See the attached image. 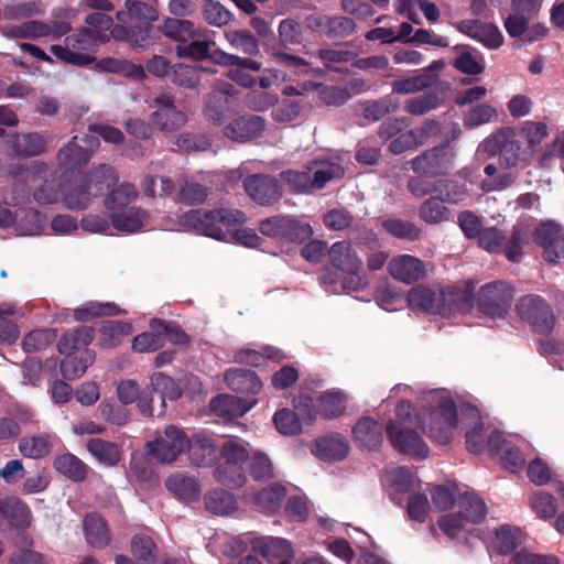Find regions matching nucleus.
I'll return each mask as SVG.
<instances>
[{"label": "nucleus", "mask_w": 564, "mask_h": 564, "mask_svg": "<svg viewBox=\"0 0 564 564\" xmlns=\"http://www.w3.org/2000/svg\"><path fill=\"white\" fill-rule=\"evenodd\" d=\"M454 293L419 285L408 293L410 307L431 314L448 315L453 311Z\"/></svg>", "instance_id": "obj_11"}, {"label": "nucleus", "mask_w": 564, "mask_h": 564, "mask_svg": "<svg viewBox=\"0 0 564 564\" xmlns=\"http://www.w3.org/2000/svg\"><path fill=\"white\" fill-rule=\"evenodd\" d=\"M383 481L389 487L393 500H395L394 495L406 494L419 484V479L412 468L395 465L386 468Z\"/></svg>", "instance_id": "obj_24"}, {"label": "nucleus", "mask_w": 564, "mask_h": 564, "mask_svg": "<svg viewBox=\"0 0 564 564\" xmlns=\"http://www.w3.org/2000/svg\"><path fill=\"white\" fill-rule=\"evenodd\" d=\"M239 90L230 83L218 82L208 94L205 115L215 124H221L241 108Z\"/></svg>", "instance_id": "obj_9"}, {"label": "nucleus", "mask_w": 564, "mask_h": 564, "mask_svg": "<svg viewBox=\"0 0 564 564\" xmlns=\"http://www.w3.org/2000/svg\"><path fill=\"white\" fill-rule=\"evenodd\" d=\"M160 30L165 36L180 42V44L187 43L197 35V29L194 26V23L185 19L167 18L160 26Z\"/></svg>", "instance_id": "obj_43"}, {"label": "nucleus", "mask_w": 564, "mask_h": 564, "mask_svg": "<svg viewBox=\"0 0 564 564\" xmlns=\"http://www.w3.org/2000/svg\"><path fill=\"white\" fill-rule=\"evenodd\" d=\"M171 80L177 86L195 88L200 83L198 66L177 64L172 67Z\"/></svg>", "instance_id": "obj_64"}, {"label": "nucleus", "mask_w": 564, "mask_h": 564, "mask_svg": "<svg viewBox=\"0 0 564 564\" xmlns=\"http://www.w3.org/2000/svg\"><path fill=\"white\" fill-rule=\"evenodd\" d=\"M15 314V305L6 302L0 303V344L12 345L19 339L20 329L12 319Z\"/></svg>", "instance_id": "obj_48"}, {"label": "nucleus", "mask_w": 564, "mask_h": 564, "mask_svg": "<svg viewBox=\"0 0 564 564\" xmlns=\"http://www.w3.org/2000/svg\"><path fill=\"white\" fill-rule=\"evenodd\" d=\"M99 145L100 142L96 135H75L67 144L59 149L57 153L58 164L65 172L82 167L89 162L93 153Z\"/></svg>", "instance_id": "obj_12"}, {"label": "nucleus", "mask_w": 564, "mask_h": 564, "mask_svg": "<svg viewBox=\"0 0 564 564\" xmlns=\"http://www.w3.org/2000/svg\"><path fill=\"white\" fill-rule=\"evenodd\" d=\"M192 463L198 467L209 465L215 457L216 446L214 440L207 435L197 434L189 446Z\"/></svg>", "instance_id": "obj_51"}, {"label": "nucleus", "mask_w": 564, "mask_h": 564, "mask_svg": "<svg viewBox=\"0 0 564 564\" xmlns=\"http://www.w3.org/2000/svg\"><path fill=\"white\" fill-rule=\"evenodd\" d=\"M95 339V328L78 326L66 330L57 341V352H90L88 346Z\"/></svg>", "instance_id": "obj_25"}, {"label": "nucleus", "mask_w": 564, "mask_h": 564, "mask_svg": "<svg viewBox=\"0 0 564 564\" xmlns=\"http://www.w3.org/2000/svg\"><path fill=\"white\" fill-rule=\"evenodd\" d=\"M519 134L525 142L524 149L531 152V156H533L534 149L547 135V124L542 121H524L519 128Z\"/></svg>", "instance_id": "obj_56"}, {"label": "nucleus", "mask_w": 564, "mask_h": 564, "mask_svg": "<svg viewBox=\"0 0 564 564\" xmlns=\"http://www.w3.org/2000/svg\"><path fill=\"white\" fill-rule=\"evenodd\" d=\"M444 204L445 202L438 195L425 199L420 206V218L430 225H437L449 220L452 214Z\"/></svg>", "instance_id": "obj_49"}, {"label": "nucleus", "mask_w": 564, "mask_h": 564, "mask_svg": "<svg viewBox=\"0 0 564 564\" xmlns=\"http://www.w3.org/2000/svg\"><path fill=\"white\" fill-rule=\"evenodd\" d=\"M531 152L525 150L519 140L508 138L499 154V164L503 170H510L519 165L527 166L531 162Z\"/></svg>", "instance_id": "obj_36"}, {"label": "nucleus", "mask_w": 564, "mask_h": 564, "mask_svg": "<svg viewBox=\"0 0 564 564\" xmlns=\"http://www.w3.org/2000/svg\"><path fill=\"white\" fill-rule=\"evenodd\" d=\"M122 311L113 302H87L84 305L74 310L73 318L76 322H87L95 317L100 316H115L121 314Z\"/></svg>", "instance_id": "obj_50"}, {"label": "nucleus", "mask_w": 564, "mask_h": 564, "mask_svg": "<svg viewBox=\"0 0 564 564\" xmlns=\"http://www.w3.org/2000/svg\"><path fill=\"white\" fill-rule=\"evenodd\" d=\"M498 119L497 109L489 104H479L464 115V126L468 129L494 122Z\"/></svg>", "instance_id": "obj_61"}, {"label": "nucleus", "mask_w": 564, "mask_h": 564, "mask_svg": "<svg viewBox=\"0 0 564 564\" xmlns=\"http://www.w3.org/2000/svg\"><path fill=\"white\" fill-rule=\"evenodd\" d=\"M54 468L75 482L84 481L88 474V466L70 453L58 455L54 459Z\"/></svg>", "instance_id": "obj_41"}, {"label": "nucleus", "mask_w": 564, "mask_h": 564, "mask_svg": "<svg viewBox=\"0 0 564 564\" xmlns=\"http://www.w3.org/2000/svg\"><path fill=\"white\" fill-rule=\"evenodd\" d=\"M249 196L262 205L276 200L280 196L276 181L268 175L249 177Z\"/></svg>", "instance_id": "obj_34"}, {"label": "nucleus", "mask_w": 564, "mask_h": 564, "mask_svg": "<svg viewBox=\"0 0 564 564\" xmlns=\"http://www.w3.org/2000/svg\"><path fill=\"white\" fill-rule=\"evenodd\" d=\"M417 423L440 445L449 444L465 431L470 452L479 453L485 447L478 410L468 404L458 406L455 395L447 389H431L422 394V413L417 416Z\"/></svg>", "instance_id": "obj_1"}, {"label": "nucleus", "mask_w": 564, "mask_h": 564, "mask_svg": "<svg viewBox=\"0 0 564 564\" xmlns=\"http://www.w3.org/2000/svg\"><path fill=\"white\" fill-rule=\"evenodd\" d=\"M243 217L237 209H192L181 216L180 225L198 235L247 247V230L238 228Z\"/></svg>", "instance_id": "obj_3"}, {"label": "nucleus", "mask_w": 564, "mask_h": 564, "mask_svg": "<svg viewBox=\"0 0 564 564\" xmlns=\"http://www.w3.org/2000/svg\"><path fill=\"white\" fill-rule=\"evenodd\" d=\"M86 446L91 456L105 466L113 467L121 459L120 447L113 442L96 437L89 440Z\"/></svg>", "instance_id": "obj_39"}, {"label": "nucleus", "mask_w": 564, "mask_h": 564, "mask_svg": "<svg viewBox=\"0 0 564 564\" xmlns=\"http://www.w3.org/2000/svg\"><path fill=\"white\" fill-rule=\"evenodd\" d=\"M286 496V489L279 484H271L259 490H253L249 502H252L260 511L265 513H273L281 507L283 499Z\"/></svg>", "instance_id": "obj_29"}, {"label": "nucleus", "mask_w": 564, "mask_h": 564, "mask_svg": "<svg viewBox=\"0 0 564 564\" xmlns=\"http://www.w3.org/2000/svg\"><path fill=\"white\" fill-rule=\"evenodd\" d=\"M355 441L369 451L379 448L382 443V427L379 422L371 417H362L355 425L354 430Z\"/></svg>", "instance_id": "obj_31"}, {"label": "nucleus", "mask_w": 564, "mask_h": 564, "mask_svg": "<svg viewBox=\"0 0 564 564\" xmlns=\"http://www.w3.org/2000/svg\"><path fill=\"white\" fill-rule=\"evenodd\" d=\"M513 299L510 284L497 281L480 288L477 304L480 311L491 317H502L509 310Z\"/></svg>", "instance_id": "obj_13"}, {"label": "nucleus", "mask_w": 564, "mask_h": 564, "mask_svg": "<svg viewBox=\"0 0 564 564\" xmlns=\"http://www.w3.org/2000/svg\"><path fill=\"white\" fill-rule=\"evenodd\" d=\"M48 32V23L39 20H30L18 25L9 26L7 35L12 39L35 40L47 37Z\"/></svg>", "instance_id": "obj_59"}, {"label": "nucleus", "mask_w": 564, "mask_h": 564, "mask_svg": "<svg viewBox=\"0 0 564 564\" xmlns=\"http://www.w3.org/2000/svg\"><path fill=\"white\" fill-rule=\"evenodd\" d=\"M32 513L25 502L17 497H6L3 508V525L25 529L31 523Z\"/></svg>", "instance_id": "obj_32"}, {"label": "nucleus", "mask_w": 564, "mask_h": 564, "mask_svg": "<svg viewBox=\"0 0 564 564\" xmlns=\"http://www.w3.org/2000/svg\"><path fill=\"white\" fill-rule=\"evenodd\" d=\"M329 260L334 268L346 273L341 286L346 291H359L368 285L362 271V262L357 252L347 241H337L329 249Z\"/></svg>", "instance_id": "obj_7"}, {"label": "nucleus", "mask_w": 564, "mask_h": 564, "mask_svg": "<svg viewBox=\"0 0 564 564\" xmlns=\"http://www.w3.org/2000/svg\"><path fill=\"white\" fill-rule=\"evenodd\" d=\"M130 552L140 564H155L158 561V545L147 533H137L131 538Z\"/></svg>", "instance_id": "obj_38"}, {"label": "nucleus", "mask_w": 564, "mask_h": 564, "mask_svg": "<svg viewBox=\"0 0 564 564\" xmlns=\"http://www.w3.org/2000/svg\"><path fill=\"white\" fill-rule=\"evenodd\" d=\"M426 391L424 390L419 394L416 399L419 411L414 414L413 403L408 400L409 397L414 394V389L411 386L395 384L390 390L389 397L382 401V404L387 406L390 405V400L397 402L395 420H389L386 426V433L392 447L415 458H425L429 455L426 443L416 431L411 429V425H415L425 433L417 423V416L422 413V394Z\"/></svg>", "instance_id": "obj_2"}, {"label": "nucleus", "mask_w": 564, "mask_h": 564, "mask_svg": "<svg viewBox=\"0 0 564 564\" xmlns=\"http://www.w3.org/2000/svg\"><path fill=\"white\" fill-rule=\"evenodd\" d=\"M139 196L135 185L123 182L107 193L104 199L112 226L123 232L133 234L142 229L149 213L133 205Z\"/></svg>", "instance_id": "obj_5"}, {"label": "nucleus", "mask_w": 564, "mask_h": 564, "mask_svg": "<svg viewBox=\"0 0 564 564\" xmlns=\"http://www.w3.org/2000/svg\"><path fill=\"white\" fill-rule=\"evenodd\" d=\"M151 386L152 389L160 393L161 397V406L162 410L159 415L164 414L165 409V399L169 400H177L182 395V390L178 384L173 380V378L165 376L162 372H155L151 377Z\"/></svg>", "instance_id": "obj_54"}, {"label": "nucleus", "mask_w": 564, "mask_h": 564, "mask_svg": "<svg viewBox=\"0 0 564 564\" xmlns=\"http://www.w3.org/2000/svg\"><path fill=\"white\" fill-rule=\"evenodd\" d=\"M544 0H511L510 11L505 19V29L509 36L520 37L527 23L535 18L543 7Z\"/></svg>", "instance_id": "obj_19"}, {"label": "nucleus", "mask_w": 564, "mask_h": 564, "mask_svg": "<svg viewBox=\"0 0 564 564\" xmlns=\"http://www.w3.org/2000/svg\"><path fill=\"white\" fill-rule=\"evenodd\" d=\"M456 28L459 32L480 42L489 50H497L503 43V35L499 28L494 23L468 19L458 22Z\"/></svg>", "instance_id": "obj_22"}, {"label": "nucleus", "mask_w": 564, "mask_h": 564, "mask_svg": "<svg viewBox=\"0 0 564 564\" xmlns=\"http://www.w3.org/2000/svg\"><path fill=\"white\" fill-rule=\"evenodd\" d=\"M202 14L209 25L218 28L226 25L232 18L231 12L217 0H204Z\"/></svg>", "instance_id": "obj_62"}, {"label": "nucleus", "mask_w": 564, "mask_h": 564, "mask_svg": "<svg viewBox=\"0 0 564 564\" xmlns=\"http://www.w3.org/2000/svg\"><path fill=\"white\" fill-rule=\"evenodd\" d=\"M159 12L154 4L138 0H127L126 11H118L117 19L121 23H133L151 25L155 21Z\"/></svg>", "instance_id": "obj_30"}, {"label": "nucleus", "mask_w": 564, "mask_h": 564, "mask_svg": "<svg viewBox=\"0 0 564 564\" xmlns=\"http://www.w3.org/2000/svg\"><path fill=\"white\" fill-rule=\"evenodd\" d=\"M308 164L315 191L324 188L328 182L339 180L345 174V170L339 160L317 159Z\"/></svg>", "instance_id": "obj_28"}, {"label": "nucleus", "mask_w": 564, "mask_h": 564, "mask_svg": "<svg viewBox=\"0 0 564 564\" xmlns=\"http://www.w3.org/2000/svg\"><path fill=\"white\" fill-rule=\"evenodd\" d=\"M87 543L95 549H105L111 541L108 523L98 513H88L83 521Z\"/></svg>", "instance_id": "obj_26"}, {"label": "nucleus", "mask_w": 564, "mask_h": 564, "mask_svg": "<svg viewBox=\"0 0 564 564\" xmlns=\"http://www.w3.org/2000/svg\"><path fill=\"white\" fill-rule=\"evenodd\" d=\"M205 507L214 514L227 516L236 511L237 500L229 491L217 488L205 496Z\"/></svg>", "instance_id": "obj_47"}, {"label": "nucleus", "mask_w": 564, "mask_h": 564, "mask_svg": "<svg viewBox=\"0 0 564 564\" xmlns=\"http://www.w3.org/2000/svg\"><path fill=\"white\" fill-rule=\"evenodd\" d=\"M166 341L180 348H188L192 337L177 322L154 317L149 322V330L133 338L132 349L133 352H155Z\"/></svg>", "instance_id": "obj_6"}, {"label": "nucleus", "mask_w": 564, "mask_h": 564, "mask_svg": "<svg viewBox=\"0 0 564 564\" xmlns=\"http://www.w3.org/2000/svg\"><path fill=\"white\" fill-rule=\"evenodd\" d=\"M46 141L43 135L36 132L17 135L13 142V150L21 156H36L44 152Z\"/></svg>", "instance_id": "obj_58"}, {"label": "nucleus", "mask_w": 564, "mask_h": 564, "mask_svg": "<svg viewBox=\"0 0 564 564\" xmlns=\"http://www.w3.org/2000/svg\"><path fill=\"white\" fill-rule=\"evenodd\" d=\"M209 187L186 178L177 180V193L174 197L176 203L188 206L204 204L209 195Z\"/></svg>", "instance_id": "obj_37"}, {"label": "nucleus", "mask_w": 564, "mask_h": 564, "mask_svg": "<svg viewBox=\"0 0 564 564\" xmlns=\"http://www.w3.org/2000/svg\"><path fill=\"white\" fill-rule=\"evenodd\" d=\"M348 440L340 434L319 437L314 443L313 454L327 462L341 460L349 454Z\"/></svg>", "instance_id": "obj_23"}, {"label": "nucleus", "mask_w": 564, "mask_h": 564, "mask_svg": "<svg viewBox=\"0 0 564 564\" xmlns=\"http://www.w3.org/2000/svg\"><path fill=\"white\" fill-rule=\"evenodd\" d=\"M528 232L524 229L514 230L511 239L506 242L505 237L494 227L482 229L478 236L479 246L489 252H503L510 261H519L522 256V246Z\"/></svg>", "instance_id": "obj_14"}, {"label": "nucleus", "mask_w": 564, "mask_h": 564, "mask_svg": "<svg viewBox=\"0 0 564 564\" xmlns=\"http://www.w3.org/2000/svg\"><path fill=\"white\" fill-rule=\"evenodd\" d=\"M388 271L394 280L405 284L423 280L427 274L426 264L411 254L393 257L388 263Z\"/></svg>", "instance_id": "obj_21"}, {"label": "nucleus", "mask_w": 564, "mask_h": 564, "mask_svg": "<svg viewBox=\"0 0 564 564\" xmlns=\"http://www.w3.org/2000/svg\"><path fill=\"white\" fill-rule=\"evenodd\" d=\"M57 338V330L53 328L35 329L25 335L22 341L24 352L46 350Z\"/></svg>", "instance_id": "obj_57"}, {"label": "nucleus", "mask_w": 564, "mask_h": 564, "mask_svg": "<svg viewBox=\"0 0 564 564\" xmlns=\"http://www.w3.org/2000/svg\"><path fill=\"white\" fill-rule=\"evenodd\" d=\"M50 434L24 436L19 442V451L24 457L40 459L50 455L52 451Z\"/></svg>", "instance_id": "obj_45"}, {"label": "nucleus", "mask_w": 564, "mask_h": 564, "mask_svg": "<svg viewBox=\"0 0 564 564\" xmlns=\"http://www.w3.org/2000/svg\"><path fill=\"white\" fill-rule=\"evenodd\" d=\"M455 152L447 145L425 151L411 161L412 170L420 175L435 177L447 174L454 166Z\"/></svg>", "instance_id": "obj_15"}, {"label": "nucleus", "mask_w": 564, "mask_h": 564, "mask_svg": "<svg viewBox=\"0 0 564 564\" xmlns=\"http://www.w3.org/2000/svg\"><path fill=\"white\" fill-rule=\"evenodd\" d=\"M433 83L434 76L430 75L429 72H422L413 77L394 80L392 83V90L397 94H413L429 87Z\"/></svg>", "instance_id": "obj_63"}, {"label": "nucleus", "mask_w": 564, "mask_h": 564, "mask_svg": "<svg viewBox=\"0 0 564 564\" xmlns=\"http://www.w3.org/2000/svg\"><path fill=\"white\" fill-rule=\"evenodd\" d=\"M152 455L161 463H172L177 456L189 451L191 441L178 427L170 425L165 429L164 435L149 444Z\"/></svg>", "instance_id": "obj_18"}, {"label": "nucleus", "mask_w": 564, "mask_h": 564, "mask_svg": "<svg viewBox=\"0 0 564 564\" xmlns=\"http://www.w3.org/2000/svg\"><path fill=\"white\" fill-rule=\"evenodd\" d=\"M525 541V534L518 527L503 524L496 530L495 549L501 554L514 552Z\"/></svg>", "instance_id": "obj_40"}, {"label": "nucleus", "mask_w": 564, "mask_h": 564, "mask_svg": "<svg viewBox=\"0 0 564 564\" xmlns=\"http://www.w3.org/2000/svg\"><path fill=\"white\" fill-rule=\"evenodd\" d=\"M518 311L534 329V332L547 334L555 324V317L550 305L538 295H528L521 299Z\"/></svg>", "instance_id": "obj_17"}, {"label": "nucleus", "mask_w": 564, "mask_h": 564, "mask_svg": "<svg viewBox=\"0 0 564 564\" xmlns=\"http://www.w3.org/2000/svg\"><path fill=\"white\" fill-rule=\"evenodd\" d=\"M58 364V359L50 357L43 366L41 359L36 356H26L22 364L23 382L32 386H39L42 373L48 369H54Z\"/></svg>", "instance_id": "obj_53"}, {"label": "nucleus", "mask_w": 564, "mask_h": 564, "mask_svg": "<svg viewBox=\"0 0 564 564\" xmlns=\"http://www.w3.org/2000/svg\"><path fill=\"white\" fill-rule=\"evenodd\" d=\"M119 176L108 164H100L75 180L61 182V195L64 207L68 210H85L93 200L116 186Z\"/></svg>", "instance_id": "obj_4"}, {"label": "nucleus", "mask_w": 564, "mask_h": 564, "mask_svg": "<svg viewBox=\"0 0 564 564\" xmlns=\"http://www.w3.org/2000/svg\"><path fill=\"white\" fill-rule=\"evenodd\" d=\"M209 410L226 422H232L243 416L247 412V403L239 397L218 394L210 400Z\"/></svg>", "instance_id": "obj_27"}, {"label": "nucleus", "mask_w": 564, "mask_h": 564, "mask_svg": "<svg viewBox=\"0 0 564 564\" xmlns=\"http://www.w3.org/2000/svg\"><path fill=\"white\" fill-rule=\"evenodd\" d=\"M165 486L171 494L182 500H196L200 494V487L198 482L192 478L182 474L170 476Z\"/></svg>", "instance_id": "obj_44"}, {"label": "nucleus", "mask_w": 564, "mask_h": 564, "mask_svg": "<svg viewBox=\"0 0 564 564\" xmlns=\"http://www.w3.org/2000/svg\"><path fill=\"white\" fill-rule=\"evenodd\" d=\"M249 549L261 555L270 564H292L294 550L292 543L283 538L249 534Z\"/></svg>", "instance_id": "obj_16"}, {"label": "nucleus", "mask_w": 564, "mask_h": 564, "mask_svg": "<svg viewBox=\"0 0 564 564\" xmlns=\"http://www.w3.org/2000/svg\"><path fill=\"white\" fill-rule=\"evenodd\" d=\"M520 440L517 436L506 435L505 433L494 431L489 434L486 446L500 457L503 468L511 473H519L525 465V457L522 453Z\"/></svg>", "instance_id": "obj_10"}, {"label": "nucleus", "mask_w": 564, "mask_h": 564, "mask_svg": "<svg viewBox=\"0 0 564 564\" xmlns=\"http://www.w3.org/2000/svg\"><path fill=\"white\" fill-rule=\"evenodd\" d=\"M348 402V394L340 389H330L323 392L317 399V413L325 419L340 416Z\"/></svg>", "instance_id": "obj_33"}, {"label": "nucleus", "mask_w": 564, "mask_h": 564, "mask_svg": "<svg viewBox=\"0 0 564 564\" xmlns=\"http://www.w3.org/2000/svg\"><path fill=\"white\" fill-rule=\"evenodd\" d=\"M223 462L215 468L214 477L229 488H240L247 481L245 463L247 449L234 440L225 442L220 451Z\"/></svg>", "instance_id": "obj_8"}, {"label": "nucleus", "mask_w": 564, "mask_h": 564, "mask_svg": "<svg viewBox=\"0 0 564 564\" xmlns=\"http://www.w3.org/2000/svg\"><path fill=\"white\" fill-rule=\"evenodd\" d=\"M458 512L466 522L475 524L485 519L487 508L484 500L474 491L459 494L457 498Z\"/></svg>", "instance_id": "obj_35"}, {"label": "nucleus", "mask_w": 564, "mask_h": 564, "mask_svg": "<svg viewBox=\"0 0 564 564\" xmlns=\"http://www.w3.org/2000/svg\"><path fill=\"white\" fill-rule=\"evenodd\" d=\"M281 180L292 192L299 194H311L315 192L310 164L303 170H288L282 172Z\"/></svg>", "instance_id": "obj_52"}, {"label": "nucleus", "mask_w": 564, "mask_h": 564, "mask_svg": "<svg viewBox=\"0 0 564 564\" xmlns=\"http://www.w3.org/2000/svg\"><path fill=\"white\" fill-rule=\"evenodd\" d=\"M99 333L102 335L105 348H115L120 337L132 333V325L123 321H104L99 326Z\"/></svg>", "instance_id": "obj_60"}, {"label": "nucleus", "mask_w": 564, "mask_h": 564, "mask_svg": "<svg viewBox=\"0 0 564 564\" xmlns=\"http://www.w3.org/2000/svg\"><path fill=\"white\" fill-rule=\"evenodd\" d=\"M529 507L542 520H551L558 516L557 499L544 490H536L531 494Z\"/></svg>", "instance_id": "obj_46"}, {"label": "nucleus", "mask_w": 564, "mask_h": 564, "mask_svg": "<svg viewBox=\"0 0 564 564\" xmlns=\"http://www.w3.org/2000/svg\"><path fill=\"white\" fill-rule=\"evenodd\" d=\"M534 240L543 249L542 257L545 261L555 263L564 257V231L557 224H541L534 231Z\"/></svg>", "instance_id": "obj_20"}, {"label": "nucleus", "mask_w": 564, "mask_h": 564, "mask_svg": "<svg viewBox=\"0 0 564 564\" xmlns=\"http://www.w3.org/2000/svg\"><path fill=\"white\" fill-rule=\"evenodd\" d=\"M95 355H65L59 361L61 372L67 380L82 377L88 366L93 365Z\"/></svg>", "instance_id": "obj_55"}, {"label": "nucleus", "mask_w": 564, "mask_h": 564, "mask_svg": "<svg viewBox=\"0 0 564 564\" xmlns=\"http://www.w3.org/2000/svg\"><path fill=\"white\" fill-rule=\"evenodd\" d=\"M153 127L163 133H172L181 129L187 120L186 115L176 108L158 109L150 116Z\"/></svg>", "instance_id": "obj_42"}]
</instances>
